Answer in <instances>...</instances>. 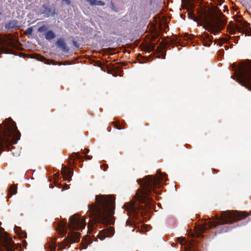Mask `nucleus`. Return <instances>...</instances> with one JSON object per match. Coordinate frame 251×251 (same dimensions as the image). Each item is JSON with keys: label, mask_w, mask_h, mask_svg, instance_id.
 <instances>
[{"label": "nucleus", "mask_w": 251, "mask_h": 251, "mask_svg": "<svg viewBox=\"0 0 251 251\" xmlns=\"http://www.w3.org/2000/svg\"><path fill=\"white\" fill-rule=\"evenodd\" d=\"M96 203H92L88 206L89 216L94 223H88V228L92 232L97 223L104 225H113L115 218L113 217L115 210V199L111 196L97 195Z\"/></svg>", "instance_id": "nucleus-1"}, {"label": "nucleus", "mask_w": 251, "mask_h": 251, "mask_svg": "<svg viewBox=\"0 0 251 251\" xmlns=\"http://www.w3.org/2000/svg\"><path fill=\"white\" fill-rule=\"evenodd\" d=\"M249 214L245 212H241L234 210H226L221 213L220 217H217V219L219 221H213L207 224H204L201 227V231L204 232L208 228L217 226L216 233H222L226 232L230 230L232 226L227 224L232 223L235 221L244 219L248 217V221L251 220V218L248 217Z\"/></svg>", "instance_id": "nucleus-2"}, {"label": "nucleus", "mask_w": 251, "mask_h": 251, "mask_svg": "<svg viewBox=\"0 0 251 251\" xmlns=\"http://www.w3.org/2000/svg\"><path fill=\"white\" fill-rule=\"evenodd\" d=\"M200 17L205 29L214 35L224 29L227 22L225 16L217 6L205 10L200 13Z\"/></svg>", "instance_id": "nucleus-3"}, {"label": "nucleus", "mask_w": 251, "mask_h": 251, "mask_svg": "<svg viewBox=\"0 0 251 251\" xmlns=\"http://www.w3.org/2000/svg\"><path fill=\"white\" fill-rule=\"evenodd\" d=\"M164 176L159 170H157L155 176H147L144 178L137 180L142 187L141 190H138V193L137 194L138 195V201L140 202L146 204L152 201V198L150 197L152 191L154 193H157L153 187H158L161 186Z\"/></svg>", "instance_id": "nucleus-4"}, {"label": "nucleus", "mask_w": 251, "mask_h": 251, "mask_svg": "<svg viewBox=\"0 0 251 251\" xmlns=\"http://www.w3.org/2000/svg\"><path fill=\"white\" fill-rule=\"evenodd\" d=\"M235 69L236 81L251 91V65L241 64Z\"/></svg>", "instance_id": "nucleus-5"}, {"label": "nucleus", "mask_w": 251, "mask_h": 251, "mask_svg": "<svg viewBox=\"0 0 251 251\" xmlns=\"http://www.w3.org/2000/svg\"><path fill=\"white\" fill-rule=\"evenodd\" d=\"M86 225L85 218L80 217L77 214L70 216L69 219V228L71 230H82Z\"/></svg>", "instance_id": "nucleus-6"}, {"label": "nucleus", "mask_w": 251, "mask_h": 251, "mask_svg": "<svg viewBox=\"0 0 251 251\" xmlns=\"http://www.w3.org/2000/svg\"><path fill=\"white\" fill-rule=\"evenodd\" d=\"M80 233L79 232H69L68 236L64 239V243H60L58 245L59 250H63L65 249L66 246L74 243L79 242Z\"/></svg>", "instance_id": "nucleus-7"}, {"label": "nucleus", "mask_w": 251, "mask_h": 251, "mask_svg": "<svg viewBox=\"0 0 251 251\" xmlns=\"http://www.w3.org/2000/svg\"><path fill=\"white\" fill-rule=\"evenodd\" d=\"M1 241L6 251H15V244L11 238L9 237L8 233L5 232L1 237Z\"/></svg>", "instance_id": "nucleus-8"}, {"label": "nucleus", "mask_w": 251, "mask_h": 251, "mask_svg": "<svg viewBox=\"0 0 251 251\" xmlns=\"http://www.w3.org/2000/svg\"><path fill=\"white\" fill-rule=\"evenodd\" d=\"M236 22L235 25L236 30L242 33H245L250 26V24L243 19L237 20Z\"/></svg>", "instance_id": "nucleus-9"}, {"label": "nucleus", "mask_w": 251, "mask_h": 251, "mask_svg": "<svg viewBox=\"0 0 251 251\" xmlns=\"http://www.w3.org/2000/svg\"><path fill=\"white\" fill-rule=\"evenodd\" d=\"M114 232V228L112 226H109L106 229L101 230L100 232H99L98 236L100 240H103L106 237L113 236Z\"/></svg>", "instance_id": "nucleus-10"}, {"label": "nucleus", "mask_w": 251, "mask_h": 251, "mask_svg": "<svg viewBox=\"0 0 251 251\" xmlns=\"http://www.w3.org/2000/svg\"><path fill=\"white\" fill-rule=\"evenodd\" d=\"M125 209L127 211V214L129 216L133 217V218L137 219L139 216L137 210L136 209L134 203L127 204V205H125Z\"/></svg>", "instance_id": "nucleus-11"}, {"label": "nucleus", "mask_w": 251, "mask_h": 251, "mask_svg": "<svg viewBox=\"0 0 251 251\" xmlns=\"http://www.w3.org/2000/svg\"><path fill=\"white\" fill-rule=\"evenodd\" d=\"M41 8L42 14H44L46 17H49L55 14V7H49L46 5H43Z\"/></svg>", "instance_id": "nucleus-12"}, {"label": "nucleus", "mask_w": 251, "mask_h": 251, "mask_svg": "<svg viewBox=\"0 0 251 251\" xmlns=\"http://www.w3.org/2000/svg\"><path fill=\"white\" fill-rule=\"evenodd\" d=\"M61 173L63 176V179L65 180H68L71 178L73 172L72 170L64 166L62 167Z\"/></svg>", "instance_id": "nucleus-13"}, {"label": "nucleus", "mask_w": 251, "mask_h": 251, "mask_svg": "<svg viewBox=\"0 0 251 251\" xmlns=\"http://www.w3.org/2000/svg\"><path fill=\"white\" fill-rule=\"evenodd\" d=\"M200 40L203 43V45L205 47H210L212 42L213 37L207 33H204L200 37Z\"/></svg>", "instance_id": "nucleus-14"}, {"label": "nucleus", "mask_w": 251, "mask_h": 251, "mask_svg": "<svg viewBox=\"0 0 251 251\" xmlns=\"http://www.w3.org/2000/svg\"><path fill=\"white\" fill-rule=\"evenodd\" d=\"M56 46L64 52H67L69 50V49L67 47L66 43L62 38H60L57 40L56 41Z\"/></svg>", "instance_id": "nucleus-15"}, {"label": "nucleus", "mask_w": 251, "mask_h": 251, "mask_svg": "<svg viewBox=\"0 0 251 251\" xmlns=\"http://www.w3.org/2000/svg\"><path fill=\"white\" fill-rule=\"evenodd\" d=\"M56 229L58 230V232L60 234H62L64 236L67 233L66 223H63L61 222L58 223Z\"/></svg>", "instance_id": "nucleus-16"}, {"label": "nucleus", "mask_w": 251, "mask_h": 251, "mask_svg": "<svg viewBox=\"0 0 251 251\" xmlns=\"http://www.w3.org/2000/svg\"><path fill=\"white\" fill-rule=\"evenodd\" d=\"M18 26V22L15 20L9 21L8 23L5 25V28L7 29H13Z\"/></svg>", "instance_id": "nucleus-17"}, {"label": "nucleus", "mask_w": 251, "mask_h": 251, "mask_svg": "<svg viewBox=\"0 0 251 251\" xmlns=\"http://www.w3.org/2000/svg\"><path fill=\"white\" fill-rule=\"evenodd\" d=\"M17 193V185L15 184L11 185L9 188L8 194V198L12 197L13 195H15Z\"/></svg>", "instance_id": "nucleus-18"}, {"label": "nucleus", "mask_w": 251, "mask_h": 251, "mask_svg": "<svg viewBox=\"0 0 251 251\" xmlns=\"http://www.w3.org/2000/svg\"><path fill=\"white\" fill-rule=\"evenodd\" d=\"M86 1L89 2L91 5H100L103 6L105 3L101 0H85Z\"/></svg>", "instance_id": "nucleus-19"}, {"label": "nucleus", "mask_w": 251, "mask_h": 251, "mask_svg": "<svg viewBox=\"0 0 251 251\" xmlns=\"http://www.w3.org/2000/svg\"><path fill=\"white\" fill-rule=\"evenodd\" d=\"M45 38L48 40L54 39L55 37V33L52 30H49L45 34Z\"/></svg>", "instance_id": "nucleus-20"}, {"label": "nucleus", "mask_w": 251, "mask_h": 251, "mask_svg": "<svg viewBox=\"0 0 251 251\" xmlns=\"http://www.w3.org/2000/svg\"><path fill=\"white\" fill-rule=\"evenodd\" d=\"M47 248L49 249L48 251H55L56 249L55 241L54 239H51V242L48 243Z\"/></svg>", "instance_id": "nucleus-21"}, {"label": "nucleus", "mask_w": 251, "mask_h": 251, "mask_svg": "<svg viewBox=\"0 0 251 251\" xmlns=\"http://www.w3.org/2000/svg\"><path fill=\"white\" fill-rule=\"evenodd\" d=\"M70 158L71 159L73 160H74L75 158H77L79 160H82L83 159V156L80 155L78 152H75L71 155Z\"/></svg>", "instance_id": "nucleus-22"}, {"label": "nucleus", "mask_w": 251, "mask_h": 251, "mask_svg": "<svg viewBox=\"0 0 251 251\" xmlns=\"http://www.w3.org/2000/svg\"><path fill=\"white\" fill-rule=\"evenodd\" d=\"M156 44L153 43H150L147 46V49L149 52L153 50L156 47Z\"/></svg>", "instance_id": "nucleus-23"}, {"label": "nucleus", "mask_w": 251, "mask_h": 251, "mask_svg": "<svg viewBox=\"0 0 251 251\" xmlns=\"http://www.w3.org/2000/svg\"><path fill=\"white\" fill-rule=\"evenodd\" d=\"M18 235L21 238H26L27 237V234L25 230H22V232H20Z\"/></svg>", "instance_id": "nucleus-24"}, {"label": "nucleus", "mask_w": 251, "mask_h": 251, "mask_svg": "<svg viewBox=\"0 0 251 251\" xmlns=\"http://www.w3.org/2000/svg\"><path fill=\"white\" fill-rule=\"evenodd\" d=\"M188 17L189 19L193 20L194 21H197V18L195 16L193 13L191 12L188 13Z\"/></svg>", "instance_id": "nucleus-25"}, {"label": "nucleus", "mask_w": 251, "mask_h": 251, "mask_svg": "<svg viewBox=\"0 0 251 251\" xmlns=\"http://www.w3.org/2000/svg\"><path fill=\"white\" fill-rule=\"evenodd\" d=\"M113 125H114L115 127H116V128L119 130L124 128L123 127H121V126L119 122H113Z\"/></svg>", "instance_id": "nucleus-26"}, {"label": "nucleus", "mask_w": 251, "mask_h": 251, "mask_svg": "<svg viewBox=\"0 0 251 251\" xmlns=\"http://www.w3.org/2000/svg\"><path fill=\"white\" fill-rule=\"evenodd\" d=\"M22 229L21 227L17 226H15L14 231L17 234H18L20 232H22Z\"/></svg>", "instance_id": "nucleus-27"}, {"label": "nucleus", "mask_w": 251, "mask_h": 251, "mask_svg": "<svg viewBox=\"0 0 251 251\" xmlns=\"http://www.w3.org/2000/svg\"><path fill=\"white\" fill-rule=\"evenodd\" d=\"M47 29V28L46 25H43L40 26L38 29V31L39 32H42Z\"/></svg>", "instance_id": "nucleus-28"}, {"label": "nucleus", "mask_w": 251, "mask_h": 251, "mask_svg": "<svg viewBox=\"0 0 251 251\" xmlns=\"http://www.w3.org/2000/svg\"><path fill=\"white\" fill-rule=\"evenodd\" d=\"M85 239H86V242L87 244H90L93 242L91 238L90 237H88V236L86 237Z\"/></svg>", "instance_id": "nucleus-29"}, {"label": "nucleus", "mask_w": 251, "mask_h": 251, "mask_svg": "<svg viewBox=\"0 0 251 251\" xmlns=\"http://www.w3.org/2000/svg\"><path fill=\"white\" fill-rule=\"evenodd\" d=\"M225 0H213V1H214L215 3L221 5L224 2Z\"/></svg>", "instance_id": "nucleus-30"}, {"label": "nucleus", "mask_w": 251, "mask_h": 251, "mask_svg": "<svg viewBox=\"0 0 251 251\" xmlns=\"http://www.w3.org/2000/svg\"><path fill=\"white\" fill-rule=\"evenodd\" d=\"M110 5H111V9H112L113 10H114L115 11H116L114 3L112 1H110Z\"/></svg>", "instance_id": "nucleus-31"}, {"label": "nucleus", "mask_w": 251, "mask_h": 251, "mask_svg": "<svg viewBox=\"0 0 251 251\" xmlns=\"http://www.w3.org/2000/svg\"><path fill=\"white\" fill-rule=\"evenodd\" d=\"M72 43H73V45H74L75 47H76V48H79V44L77 43V42H76V41H75V40H73V41H72Z\"/></svg>", "instance_id": "nucleus-32"}, {"label": "nucleus", "mask_w": 251, "mask_h": 251, "mask_svg": "<svg viewBox=\"0 0 251 251\" xmlns=\"http://www.w3.org/2000/svg\"><path fill=\"white\" fill-rule=\"evenodd\" d=\"M46 63L48 64H52V65L54 64V61H53L52 60H47Z\"/></svg>", "instance_id": "nucleus-33"}, {"label": "nucleus", "mask_w": 251, "mask_h": 251, "mask_svg": "<svg viewBox=\"0 0 251 251\" xmlns=\"http://www.w3.org/2000/svg\"><path fill=\"white\" fill-rule=\"evenodd\" d=\"M32 30H32V27H29V28H28L27 29V30H26V32H27V33H28V34H31V33H32Z\"/></svg>", "instance_id": "nucleus-34"}, {"label": "nucleus", "mask_w": 251, "mask_h": 251, "mask_svg": "<svg viewBox=\"0 0 251 251\" xmlns=\"http://www.w3.org/2000/svg\"><path fill=\"white\" fill-rule=\"evenodd\" d=\"M22 244L23 247L26 249L27 246V242L25 240L22 241Z\"/></svg>", "instance_id": "nucleus-35"}, {"label": "nucleus", "mask_w": 251, "mask_h": 251, "mask_svg": "<svg viewBox=\"0 0 251 251\" xmlns=\"http://www.w3.org/2000/svg\"><path fill=\"white\" fill-rule=\"evenodd\" d=\"M63 1L65 2V3L68 5H69L71 4V2L70 0H62Z\"/></svg>", "instance_id": "nucleus-36"}, {"label": "nucleus", "mask_w": 251, "mask_h": 251, "mask_svg": "<svg viewBox=\"0 0 251 251\" xmlns=\"http://www.w3.org/2000/svg\"><path fill=\"white\" fill-rule=\"evenodd\" d=\"M85 158L86 159L91 160L92 158V156L85 154Z\"/></svg>", "instance_id": "nucleus-37"}, {"label": "nucleus", "mask_w": 251, "mask_h": 251, "mask_svg": "<svg viewBox=\"0 0 251 251\" xmlns=\"http://www.w3.org/2000/svg\"><path fill=\"white\" fill-rule=\"evenodd\" d=\"M103 166L104 167V168L103 169V171L105 172V171H106V170L108 168V165H107V164H103Z\"/></svg>", "instance_id": "nucleus-38"}, {"label": "nucleus", "mask_w": 251, "mask_h": 251, "mask_svg": "<svg viewBox=\"0 0 251 251\" xmlns=\"http://www.w3.org/2000/svg\"><path fill=\"white\" fill-rule=\"evenodd\" d=\"M126 225H131V224H132V223H131V221H130L129 220H127L126 222Z\"/></svg>", "instance_id": "nucleus-39"}, {"label": "nucleus", "mask_w": 251, "mask_h": 251, "mask_svg": "<svg viewBox=\"0 0 251 251\" xmlns=\"http://www.w3.org/2000/svg\"><path fill=\"white\" fill-rule=\"evenodd\" d=\"M85 151H84L83 153L86 154V153H88L89 151V149H85Z\"/></svg>", "instance_id": "nucleus-40"}, {"label": "nucleus", "mask_w": 251, "mask_h": 251, "mask_svg": "<svg viewBox=\"0 0 251 251\" xmlns=\"http://www.w3.org/2000/svg\"><path fill=\"white\" fill-rule=\"evenodd\" d=\"M1 14V13L0 12V15Z\"/></svg>", "instance_id": "nucleus-41"}]
</instances>
